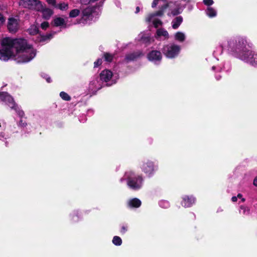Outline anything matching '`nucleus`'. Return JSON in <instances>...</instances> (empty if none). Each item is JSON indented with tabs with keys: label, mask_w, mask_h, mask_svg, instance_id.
Segmentation results:
<instances>
[{
	"label": "nucleus",
	"mask_w": 257,
	"mask_h": 257,
	"mask_svg": "<svg viewBox=\"0 0 257 257\" xmlns=\"http://www.w3.org/2000/svg\"><path fill=\"white\" fill-rule=\"evenodd\" d=\"M160 205L162 207H164L165 206L166 207H167L168 206H169V202L168 201H162L160 202Z\"/></svg>",
	"instance_id": "obj_43"
},
{
	"label": "nucleus",
	"mask_w": 257,
	"mask_h": 257,
	"mask_svg": "<svg viewBox=\"0 0 257 257\" xmlns=\"http://www.w3.org/2000/svg\"><path fill=\"white\" fill-rule=\"evenodd\" d=\"M253 185L257 187V177L253 180Z\"/></svg>",
	"instance_id": "obj_49"
},
{
	"label": "nucleus",
	"mask_w": 257,
	"mask_h": 257,
	"mask_svg": "<svg viewBox=\"0 0 257 257\" xmlns=\"http://www.w3.org/2000/svg\"><path fill=\"white\" fill-rule=\"evenodd\" d=\"M112 72L109 70H104L100 73V78L105 82L109 81L112 77Z\"/></svg>",
	"instance_id": "obj_15"
},
{
	"label": "nucleus",
	"mask_w": 257,
	"mask_h": 257,
	"mask_svg": "<svg viewBox=\"0 0 257 257\" xmlns=\"http://www.w3.org/2000/svg\"><path fill=\"white\" fill-rule=\"evenodd\" d=\"M0 49V59L7 61L14 58L18 63H27L35 57L36 49Z\"/></svg>",
	"instance_id": "obj_1"
},
{
	"label": "nucleus",
	"mask_w": 257,
	"mask_h": 257,
	"mask_svg": "<svg viewBox=\"0 0 257 257\" xmlns=\"http://www.w3.org/2000/svg\"><path fill=\"white\" fill-rule=\"evenodd\" d=\"M139 11H140V8H139V7H137V8H136V13H139Z\"/></svg>",
	"instance_id": "obj_51"
},
{
	"label": "nucleus",
	"mask_w": 257,
	"mask_h": 257,
	"mask_svg": "<svg viewBox=\"0 0 257 257\" xmlns=\"http://www.w3.org/2000/svg\"><path fill=\"white\" fill-rule=\"evenodd\" d=\"M148 59L149 61L156 62H160L162 59V55L160 51L153 50L148 54Z\"/></svg>",
	"instance_id": "obj_13"
},
{
	"label": "nucleus",
	"mask_w": 257,
	"mask_h": 257,
	"mask_svg": "<svg viewBox=\"0 0 257 257\" xmlns=\"http://www.w3.org/2000/svg\"><path fill=\"white\" fill-rule=\"evenodd\" d=\"M29 33L31 35H35L39 33V28L37 26L33 25L28 30Z\"/></svg>",
	"instance_id": "obj_26"
},
{
	"label": "nucleus",
	"mask_w": 257,
	"mask_h": 257,
	"mask_svg": "<svg viewBox=\"0 0 257 257\" xmlns=\"http://www.w3.org/2000/svg\"><path fill=\"white\" fill-rule=\"evenodd\" d=\"M41 76H42V77L43 78H44V79H46V81L48 83H51L52 82V80L51 79V77L49 76H48L47 74H45V73H43L41 75Z\"/></svg>",
	"instance_id": "obj_36"
},
{
	"label": "nucleus",
	"mask_w": 257,
	"mask_h": 257,
	"mask_svg": "<svg viewBox=\"0 0 257 257\" xmlns=\"http://www.w3.org/2000/svg\"><path fill=\"white\" fill-rule=\"evenodd\" d=\"M70 216L71 217L72 220H73L75 222H77L79 219V213L77 211H74L71 214Z\"/></svg>",
	"instance_id": "obj_32"
},
{
	"label": "nucleus",
	"mask_w": 257,
	"mask_h": 257,
	"mask_svg": "<svg viewBox=\"0 0 257 257\" xmlns=\"http://www.w3.org/2000/svg\"><path fill=\"white\" fill-rule=\"evenodd\" d=\"M112 243L115 245H120L122 243V240L120 237L114 236L112 239Z\"/></svg>",
	"instance_id": "obj_30"
},
{
	"label": "nucleus",
	"mask_w": 257,
	"mask_h": 257,
	"mask_svg": "<svg viewBox=\"0 0 257 257\" xmlns=\"http://www.w3.org/2000/svg\"><path fill=\"white\" fill-rule=\"evenodd\" d=\"M141 168L142 171L149 177L152 176L156 170L154 162L150 160H147L146 162H144Z\"/></svg>",
	"instance_id": "obj_9"
},
{
	"label": "nucleus",
	"mask_w": 257,
	"mask_h": 257,
	"mask_svg": "<svg viewBox=\"0 0 257 257\" xmlns=\"http://www.w3.org/2000/svg\"><path fill=\"white\" fill-rule=\"evenodd\" d=\"M204 5L210 6L213 4L214 2L213 0H203Z\"/></svg>",
	"instance_id": "obj_41"
},
{
	"label": "nucleus",
	"mask_w": 257,
	"mask_h": 257,
	"mask_svg": "<svg viewBox=\"0 0 257 257\" xmlns=\"http://www.w3.org/2000/svg\"><path fill=\"white\" fill-rule=\"evenodd\" d=\"M80 10L77 9L72 10L69 12V16L70 18H76L80 14Z\"/></svg>",
	"instance_id": "obj_28"
},
{
	"label": "nucleus",
	"mask_w": 257,
	"mask_h": 257,
	"mask_svg": "<svg viewBox=\"0 0 257 257\" xmlns=\"http://www.w3.org/2000/svg\"><path fill=\"white\" fill-rule=\"evenodd\" d=\"M19 5L30 10L40 11L42 8V3L38 0H20Z\"/></svg>",
	"instance_id": "obj_8"
},
{
	"label": "nucleus",
	"mask_w": 257,
	"mask_h": 257,
	"mask_svg": "<svg viewBox=\"0 0 257 257\" xmlns=\"http://www.w3.org/2000/svg\"><path fill=\"white\" fill-rule=\"evenodd\" d=\"M189 0H179L175 3L170 2L164 6L169 16H175L181 13Z\"/></svg>",
	"instance_id": "obj_3"
},
{
	"label": "nucleus",
	"mask_w": 257,
	"mask_h": 257,
	"mask_svg": "<svg viewBox=\"0 0 257 257\" xmlns=\"http://www.w3.org/2000/svg\"><path fill=\"white\" fill-rule=\"evenodd\" d=\"M196 199L192 195H185L182 197L181 205L184 207H190L195 203Z\"/></svg>",
	"instance_id": "obj_11"
},
{
	"label": "nucleus",
	"mask_w": 257,
	"mask_h": 257,
	"mask_svg": "<svg viewBox=\"0 0 257 257\" xmlns=\"http://www.w3.org/2000/svg\"><path fill=\"white\" fill-rule=\"evenodd\" d=\"M60 96L63 100L65 101H70L71 99L70 96H69L68 93L64 91H62L60 93Z\"/></svg>",
	"instance_id": "obj_29"
},
{
	"label": "nucleus",
	"mask_w": 257,
	"mask_h": 257,
	"mask_svg": "<svg viewBox=\"0 0 257 257\" xmlns=\"http://www.w3.org/2000/svg\"><path fill=\"white\" fill-rule=\"evenodd\" d=\"M53 25L55 27H66V22L64 19L61 17H56L54 19L53 21Z\"/></svg>",
	"instance_id": "obj_17"
},
{
	"label": "nucleus",
	"mask_w": 257,
	"mask_h": 257,
	"mask_svg": "<svg viewBox=\"0 0 257 257\" xmlns=\"http://www.w3.org/2000/svg\"><path fill=\"white\" fill-rule=\"evenodd\" d=\"M98 9L94 6H89L83 9L82 11V17L78 21V23L86 24L88 23V21L92 20V18L94 16L98 15Z\"/></svg>",
	"instance_id": "obj_6"
},
{
	"label": "nucleus",
	"mask_w": 257,
	"mask_h": 257,
	"mask_svg": "<svg viewBox=\"0 0 257 257\" xmlns=\"http://www.w3.org/2000/svg\"><path fill=\"white\" fill-rule=\"evenodd\" d=\"M236 197H237V198H241V200L242 202L245 201V199L244 198H242V195L241 194H240V193L238 194Z\"/></svg>",
	"instance_id": "obj_46"
},
{
	"label": "nucleus",
	"mask_w": 257,
	"mask_h": 257,
	"mask_svg": "<svg viewBox=\"0 0 257 257\" xmlns=\"http://www.w3.org/2000/svg\"><path fill=\"white\" fill-rule=\"evenodd\" d=\"M18 125L22 127H26L27 125V123L25 121H23V119H21L19 121V122L18 123Z\"/></svg>",
	"instance_id": "obj_39"
},
{
	"label": "nucleus",
	"mask_w": 257,
	"mask_h": 257,
	"mask_svg": "<svg viewBox=\"0 0 257 257\" xmlns=\"http://www.w3.org/2000/svg\"><path fill=\"white\" fill-rule=\"evenodd\" d=\"M148 143L151 145L152 143V140L151 139H149L148 140Z\"/></svg>",
	"instance_id": "obj_50"
},
{
	"label": "nucleus",
	"mask_w": 257,
	"mask_h": 257,
	"mask_svg": "<svg viewBox=\"0 0 257 257\" xmlns=\"http://www.w3.org/2000/svg\"><path fill=\"white\" fill-rule=\"evenodd\" d=\"M48 4L52 6H55L56 4V0H46Z\"/></svg>",
	"instance_id": "obj_44"
},
{
	"label": "nucleus",
	"mask_w": 257,
	"mask_h": 257,
	"mask_svg": "<svg viewBox=\"0 0 257 257\" xmlns=\"http://www.w3.org/2000/svg\"><path fill=\"white\" fill-rule=\"evenodd\" d=\"M102 64V60L100 59H98L94 63V67H97L101 65Z\"/></svg>",
	"instance_id": "obj_42"
},
{
	"label": "nucleus",
	"mask_w": 257,
	"mask_h": 257,
	"mask_svg": "<svg viewBox=\"0 0 257 257\" xmlns=\"http://www.w3.org/2000/svg\"><path fill=\"white\" fill-rule=\"evenodd\" d=\"M183 21V18L181 16L177 17L172 22V28L174 29H177L181 25Z\"/></svg>",
	"instance_id": "obj_21"
},
{
	"label": "nucleus",
	"mask_w": 257,
	"mask_h": 257,
	"mask_svg": "<svg viewBox=\"0 0 257 257\" xmlns=\"http://www.w3.org/2000/svg\"><path fill=\"white\" fill-rule=\"evenodd\" d=\"M240 208L243 210V214L244 215H247L249 213L250 210L247 207L244 206H241Z\"/></svg>",
	"instance_id": "obj_37"
},
{
	"label": "nucleus",
	"mask_w": 257,
	"mask_h": 257,
	"mask_svg": "<svg viewBox=\"0 0 257 257\" xmlns=\"http://www.w3.org/2000/svg\"><path fill=\"white\" fill-rule=\"evenodd\" d=\"M155 37L157 40H165L169 38V34L165 29L159 28L157 30Z\"/></svg>",
	"instance_id": "obj_12"
},
{
	"label": "nucleus",
	"mask_w": 257,
	"mask_h": 257,
	"mask_svg": "<svg viewBox=\"0 0 257 257\" xmlns=\"http://www.w3.org/2000/svg\"><path fill=\"white\" fill-rule=\"evenodd\" d=\"M143 55V54L141 51L135 52L126 54L125 56L124 59L127 63H128L131 61L136 60Z\"/></svg>",
	"instance_id": "obj_14"
},
{
	"label": "nucleus",
	"mask_w": 257,
	"mask_h": 257,
	"mask_svg": "<svg viewBox=\"0 0 257 257\" xmlns=\"http://www.w3.org/2000/svg\"><path fill=\"white\" fill-rule=\"evenodd\" d=\"M5 145H6V147H8L9 143H8V142H5Z\"/></svg>",
	"instance_id": "obj_52"
},
{
	"label": "nucleus",
	"mask_w": 257,
	"mask_h": 257,
	"mask_svg": "<svg viewBox=\"0 0 257 257\" xmlns=\"http://www.w3.org/2000/svg\"><path fill=\"white\" fill-rule=\"evenodd\" d=\"M215 68V66H213V67H212V69H214Z\"/></svg>",
	"instance_id": "obj_53"
},
{
	"label": "nucleus",
	"mask_w": 257,
	"mask_h": 257,
	"mask_svg": "<svg viewBox=\"0 0 257 257\" xmlns=\"http://www.w3.org/2000/svg\"><path fill=\"white\" fill-rule=\"evenodd\" d=\"M49 24L47 22H44L41 25V28L44 30H46L49 27Z\"/></svg>",
	"instance_id": "obj_38"
},
{
	"label": "nucleus",
	"mask_w": 257,
	"mask_h": 257,
	"mask_svg": "<svg viewBox=\"0 0 257 257\" xmlns=\"http://www.w3.org/2000/svg\"><path fill=\"white\" fill-rule=\"evenodd\" d=\"M141 201L140 199L135 198L129 201L128 205L131 207L138 208L141 205Z\"/></svg>",
	"instance_id": "obj_22"
},
{
	"label": "nucleus",
	"mask_w": 257,
	"mask_h": 257,
	"mask_svg": "<svg viewBox=\"0 0 257 257\" xmlns=\"http://www.w3.org/2000/svg\"><path fill=\"white\" fill-rule=\"evenodd\" d=\"M165 12H167L166 9H164V6L161 9L156 13L149 15L146 18V21L148 23H152L155 28L162 26V22L158 18L157 16H162Z\"/></svg>",
	"instance_id": "obj_7"
},
{
	"label": "nucleus",
	"mask_w": 257,
	"mask_h": 257,
	"mask_svg": "<svg viewBox=\"0 0 257 257\" xmlns=\"http://www.w3.org/2000/svg\"><path fill=\"white\" fill-rule=\"evenodd\" d=\"M8 28L11 33H15L19 29L18 19L14 18L9 19Z\"/></svg>",
	"instance_id": "obj_10"
},
{
	"label": "nucleus",
	"mask_w": 257,
	"mask_h": 257,
	"mask_svg": "<svg viewBox=\"0 0 257 257\" xmlns=\"http://www.w3.org/2000/svg\"><path fill=\"white\" fill-rule=\"evenodd\" d=\"M206 15L210 18H213L216 16L217 12L214 8L209 7L206 10Z\"/></svg>",
	"instance_id": "obj_24"
},
{
	"label": "nucleus",
	"mask_w": 257,
	"mask_h": 257,
	"mask_svg": "<svg viewBox=\"0 0 257 257\" xmlns=\"http://www.w3.org/2000/svg\"><path fill=\"white\" fill-rule=\"evenodd\" d=\"M55 32H51L45 35H40L38 38V41L40 42H44L50 40L55 35Z\"/></svg>",
	"instance_id": "obj_19"
},
{
	"label": "nucleus",
	"mask_w": 257,
	"mask_h": 257,
	"mask_svg": "<svg viewBox=\"0 0 257 257\" xmlns=\"http://www.w3.org/2000/svg\"><path fill=\"white\" fill-rule=\"evenodd\" d=\"M6 100L5 101L6 102L8 105L10 107L11 109H13L18 104L15 102L13 97L9 95L6 97Z\"/></svg>",
	"instance_id": "obj_23"
},
{
	"label": "nucleus",
	"mask_w": 257,
	"mask_h": 257,
	"mask_svg": "<svg viewBox=\"0 0 257 257\" xmlns=\"http://www.w3.org/2000/svg\"><path fill=\"white\" fill-rule=\"evenodd\" d=\"M10 94L6 92H0V99L3 101H5L6 100V97L9 96Z\"/></svg>",
	"instance_id": "obj_35"
},
{
	"label": "nucleus",
	"mask_w": 257,
	"mask_h": 257,
	"mask_svg": "<svg viewBox=\"0 0 257 257\" xmlns=\"http://www.w3.org/2000/svg\"><path fill=\"white\" fill-rule=\"evenodd\" d=\"M1 44L3 47H9L10 48H31L32 47L27 40L23 38H5L2 39Z\"/></svg>",
	"instance_id": "obj_2"
},
{
	"label": "nucleus",
	"mask_w": 257,
	"mask_h": 257,
	"mask_svg": "<svg viewBox=\"0 0 257 257\" xmlns=\"http://www.w3.org/2000/svg\"><path fill=\"white\" fill-rule=\"evenodd\" d=\"M126 180L127 185L131 189L137 190L142 187L143 179L142 176H137L131 171L126 174Z\"/></svg>",
	"instance_id": "obj_5"
},
{
	"label": "nucleus",
	"mask_w": 257,
	"mask_h": 257,
	"mask_svg": "<svg viewBox=\"0 0 257 257\" xmlns=\"http://www.w3.org/2000/svg\"><path fill=\"white\" fill-rule=\"evenodd\" d=\"M237 200V197L236 196H233L231 198V200L232 202H236Z\"/></svg>",
	"instance_id": "obj_48"
},
{
	"label": "nucleus",
	"mask_w": 257,
	"mask_h": 257,
	"mask_svg": "<svg viewBox=\"0 0 257 257\" xmlns=\"http://www.w3.org/2000/svg\"><path fill=\"white\" fill-rule=\"evenodd\" d=\"M5 22V19L3 16L0 14V26H2Z\"/></svg>",
	"instance_id": "obj_45"
},
{
	"label": "nucleus",
	"mask_w": 257,
	"mask_h": 257,
	"mask_svg": "<svg viewBox=\"0 0 257 257\" xmlns=\"http://www.w3.org/2000/svg\"><path fill=\"white\" fill-rule=\"evenodd\" d=\"M231 54L252 65L255 63V58L254 57L252 51L250 49H231Z\"/></svg>",
	"instance_id": "obj_4"
},
{
	"label": "nucleus",
	"mask_w": 257,
	"mask_h": 257,
	"mask_svg": "<svg viewBox=\"0 0 257 257\" xmlns=\"http://www.w3.org/2000/svg\"><path fill=\"white\" fill-rule=\"evenodd\" d=\"M6 126V123L5 122H3L2 123L0 122V127H3L5 128Z\"/></svg>",
	"instance_id": "obj_47"
},
{
	"label": "nucleus",
	"mask_w": 257,
	"mask_h": 257,
	"mask_svg": "<svg viewBox=\"0 0 257 257\" xmlns=\"http://www.w3.org/2000/svg\"><path fill=\"white\" fill-rule=\"evenodd\" d=\"M174 38L176 41L183 42L185 40L186 37L184 33L178 32L175 34Z\"/></svg>",
	"instance_id": "obj_25"
},
{
	"label": "nucleus",
	"mask_w": 257,
	"mask_h": 257,
	"mask_svg": "<svg viewBox=\"0 0 257 257\" xmlns=\"http://www.w3.org/2000/svg\"><path fill=\"white\" fill-rule=\"evenodd\" d=\"M55 7L61 11H66L69 8L68 4L66 3H61L58 5L56 4V6Z\"/></svg>",
	"instance_id": "obj_27"
},
{
	"label": "nucleus",
	"mask_w": 257,
	"mask_h": 257,
	"mask_svg": "<svg viewBox=\"0 0 257 257\" xmlns=\"http://www.w3.org/2000/svg\"><path fill=\"white\" fill-rule=\"evenodd\" d=\"M13 109H14L16 111V112L17 113L18 115L21 118H22L25 116L24 111L23 110L21 109L18 105L15 107H14Z\"/></svg>",
	"instance_id": "obj_31"
},
{
	"label": "nucleus",
	"mask_w": 257,
	"mask_h": 257,
	"mask_svg": "<svg viewBox=\"0 0 257 257\" xmlns=\"http://www.w3.org/2000/svg\"><path fill=\"white\" fill-rule=\"evenodd\" d=\"M127 231V226L126 225H122L121 227L120 232L121 234H124Z\"/></svg>",
	"instance_id": "obj_40"
},
{
	"label": "nucleus",
	"mask_w": 257,
	"mask_h": 257,
	"mask_svg": "<svg viewBox=\"0 0 257 257\" xmlns=\"http://www.w3.org/2000/svg\"><path fill=\"white\" fill-rule=\"evenodd\" d=\"M180 49H167L165 52V55L169 58H173L177 56Z\"/></svg>",
	"instance_id": "obj_20"
},
{
	"label": "nucleus",
	"mask_w": 257,
	"mask_h": 257,
	"mask_svg": "<svg viewBox=\"0 0 257 257\" xmlns=\"http://www.w3.org/2000/svg\"><path fill=\"white\" fill-rule=\"evenodd\" d=\"M151 39V35L146 32H141L138 35V39L144 43H147L150 41Z\"/></svg>",
	"instance_id": "obj_18"
},
{
	"label": "nucleus",
	"mask_w": 257,
	"mask_h": 257,
	"mask_svg": "<svg viewBox=\"0 0 257 257\" xmlns=\"http://www.w3.org/2000/svg\"><path fill=\"white\" fill-rule=\"evenodd\" d=\"M238 43H239L238 46L240 47H245L246 46V41L243 38L238 39Z\"/></svg>",
	"instance_id": "obj_34"
},
{
	"label": "nucleus",
	"mask_w": 257,
	"mask_h": 257,
	"mask_svg": "<svg viewBox=\"0 0 257 257\" xmlns=\"http://www.w3.org/2000/svg\"><path fill=\"white\" fill-rule=\"evenodd\" d=\"M104 58L105 61L108 62H111L113 60L112 55L108 53H104Z\"/></svg>",
	"instance_id": "obj_33"
},
{
	"label": "nucleus",
	"mask_w": 257,
	"mask_h": 257,
	"mask_svg": "<svg viewBox=\"0 0 257 257\" xmlns=\"http://www.w3.org/2000/svg\"><path fill=\"white\" fill-rule=\"evenodd\" d=\"M38 11L41 12L42 13L43 18L46 20L49 19L53 14V11L52 10L48 8H44L43 5L42 9Z\"/></svg>",
	"instance_id": "obj_16"
}]
</instances>
